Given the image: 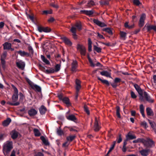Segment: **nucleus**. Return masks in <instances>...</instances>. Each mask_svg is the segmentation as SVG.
I'll return each instance as SVG.
<instances>
[{
	"label": "nucleus",
	"mask_w": 156,
	"mask_h": 156,
	"mask_svg": "<svg viewBox=\"0 0 156 156\" xmlns=\"http://www.w3.org/2000/svg\"><path fill=\"white\" fill-rule=\"evenodd\" d=\"M75 26L79 31L81 30V25L80 23H77L75 24Z\"/></svg>",
	"instance_id": "nucleus-37"
},
{
	"label": "nucleus",
	"mask_w": 156,
	"mask_h": 156,
	"mask_svg": "<svg viewBox=\"0 0 156 156\" xmlns=\"http://www.w3.org/2000/svg\"><path fill=\"white\" fill-rule=\"evenodd\" d=\"M142 138H138L137 139L134 140L133 141V143H137L139 142H140L142 143Z\"/></svg>",
	"instance_id": "nucleus-46"
},
{
	"label": "nucleus",
	"mask_w": 156,
	"mask_h": 156,
	"mask_svg": "<svg viewBox=\"0 0 156 156\" xmlns=\"http://www.w3.org/2000/svg\"><path fill=\"white\" fill-rule=\"evenodd\" d=\"M52 12V10H44L43 11V14H51Z\"/></svg>",
	"instance_id": "nucleus-51"
},
{
	"label": "nucleus",
	"mask_w": 156,
	"mask_h": 156,
	"mask_svg": "<svg viewBox=\"0 0 156 156\" xmlns=\"http://www.w3.org/2000/svg\"><path fill=\"white\" fill-rule=\"evenodd\" d=\"M43 32H49L51 31V29L48 27H43Z\"/></svg>",
	"instance_id": "nucleus-45"
},
{
	"label": "nucleus",
	"mask_w": 156,
	"mask_h": 156,
	"mask_svg": "<svg viewBox=\"0 0 156 156\" xmlns=\"http://www.w3.org/2000/svg\"><path fill=\"white\" fill-rule=\"evenodd\" d=\"M7 52L4 51L1 55L0 60L1 64L3 66H4L5 64V60L7 57Z\"/></svg>",
	"instance_id": "nucleus-6"
},
{
	"label": "nucleus",
	"mask_w": 156,
	"mask_h": 156,
	"mask_svg": "<svg viewBox=\"0 0 156 156\" xmlns=\"http://www.w3.org/2000/svg\"><path fill=\"white\" fill-rule=\"evenodd\" d=\"M147 29L148 31H150L152 30L156 31V26L148 25L147 26Z\"/></svg>",
	"instance_id": "nucleus-22"
},
{
	"label": "nucleus",
	"mask_w": 156,
	"mask_h": 156,
	"mask_svg": "<svg viewBox=\"0 0 156 156\" xmlns=\"http://www.w3.org/2000/svg\"><path fill=\"white\" fill-rule=\"evenodd\" d=\"M126 138L127 140H132L136 138V136L129 133L126 136Z\"/></svg>",
	"instance_id": "nucleus-29"
},
{
	"label": "nucleus",
	"mask_w": 156,
	"mask_h": 156,
	"mask_svg": "<svg viewBox=\"0 0 156 156\" xmlns=\"http://www.w3.org/2000/svg\"><path fill=\"white\" fill-rule=\"evenodd\" d=\"M141 125L143 126L145 128H147L148 127L147 124V122L145 121L141 123Z\"/></svg>",
	"instance_id": "nucleus-58"
},
{
	"label": "nucleus",
	"mask_w": 156,
	"mask_h": 156,
	"mask_svg": "<svg viewBox=\"0 0 156 156\" xmlns=\"http://www.w3.org/2000/svg\"><path fill=\"white\" fill-rule=\"evenodd\" d=\"M103 30L107 32L110 35L112 34V32L111 28H107L103 29Z\"/></svg>",
	"instance_id": "nucleus-36"
},
{
	"label": "nucleus",
	"mask_w": 156,
	"mask_h": 156,
	"mask_svg": "<svg viewBox=\"0 0 156 156\" xmlns=\"http://www.w3.org/2000/svg\"><path fill=\"white\" fill-rule=\"evenodd\" d=\"M61 65L60 64H57L55 67V71L57 72L59 71L60 69Z\"/></svg>",
	"instance_id": "nucleus-43"
},
{
	"label": "nucleus",
	"mask_w": 156,
	"mask_h": 156,
	"mask_svg": "<svg viewBox=\"0 0 156 156\" xmlns=\"http://www.w3.org/2000/svg\"><path fill=\"white\" fill-rule=\"evenodd\" d=\"M146 18V15L143 13L140 16L139 20V26L140 27H142L144 24V20Z\"/></svg>",
	"instance_id": "nucleus-8"
},
{
	"label": "nucleus",
	"mask_w": 156,
	"mask_h": 156,
	"mask_svg": "<svg viewBox=\"0 0 156 156\" xmlns=\"http://www.w3.org/2000/svg\"><path fill=\"white\" fill-rule=\"evenodd\" d=\"M62 40L66 44L69 46H71L72 44V43L66 37H63L62 38Z\"/></svg>",
	"instance_id": "nucleus-23"
},
{
	"label": "nucleus",
	"mask_w": 156,
	"mask_h": 156,
	"mask_svg": "<svg viewBox=\"0 0 156 156\" xmlns=\"http://www.w3.org/2000/svg\"><path fill=\"white\" fill-rule=\"evenodd\" d=\"M114 147L112 145L111 146L110 148V149L107 153V154H108L114 149Z\"/></svg>",
	"instance_id": "nucleus-60"
},
{
	"label": "nucleus",
	"mask_w": 156,
	"mask_h": 156,
	"mask_svg": "<svg viewBox=\"0 0 156 156\" xmlns=\"http://www.w3.org/2000/svg\"><path fill=\"white\" fill-rule=\"evenodd\" d=\"M33 131L35 136H40L41 133L38 129H34Z\"/></svg>",
	"instance_id": "nucleus-34"
},
{
	"label": "nucleus",
	"mask_w": 156,
	"mask_h": 156,
	"mask_svg": "<svg viewBox=\"0 0 156 156\" xmlns=\"http://www.w3.org/2000/svg\"><path fill=\"white\" fill-rule=\"evenodd\" d=\"M76 91H79V90L81 88L80 81L78 79H76Z\"/></svg>",
	"instance_id": "nucleus-18"
},
{
	"label": "nucleus",
	"mask_w": 156,
	"mask_h": 156,
	"mask_svg": "<svg viewBox=\"0 0 156 156\" xmlns=\"http://www.w3.org/2000/svg\"><path fill=\"white\" fill-rule=\"evenodd\" d=\"M46 72L48 73H54L55 71L53 69H49L46 70Z\"/></svg>",
	"instance_id": "nucleus-54"
},
{
	"label": "nucleus",
	"mask_w": 156,
	"mask_h": 156,
	"mask_svg": "<svg viewBox=\"0 0 156 156\" xmlns=\"http://www.w3.org/2000/svg\"><path fill=\"white\" fill-rule=\"evenodd\" d=\"M134 87L139 95V98L141 100L143 101L144 97L148 102L150 103L154 102V100L148 95L146 91H144L143 90L138 84H134Z\"/></svg>",
	"instance_id": "nucleus-1"
},
{
	"label": "nucleus",
	"mask_w": 156,
	"mask_h": 156,
	"mask_svg": "<svg viewBox=\"0 0 156 156\" xmlns=\"http://www.w3.org/2000/svg\"><path fill=\"white\" fill-rule=\"evenodd\" d=\"M50 5L51 6L57 9L58 7V5L57 4H55V3H52Z\"/></svg>",
	"instance_id": "nucleus-56"
},
{
	"label": "nucleus",
	"mask_w": 156,
	"mask_h": 156,
	"mask_svg": "<svg viewBox=\"0 0 156 156\" xmlns=\"http://www.w3.org/2000/svg\"><path fill=\"white\" fill-rule=\"evenodd\" d=\"M80 12L81 13H83L89 16H90L94 13V11L93 10H81Z\"/></svg>",
	"instance_id": "nucleus-12"
},
{
	"label": "nucleus",
	"mask_w": 156,
	"mask_h": 156,
	"mask_svg": "<svg viewBox=\"0 0 156 156\" xmlns=\"http://www.w3.org/2000/svg\"><path fill=\"white\" fill-rule=\"evenodd\" d=\"M16 64L17 66L20 69L22 70L23 69L25 66V63L22 61L20 60L16 62Z\"/></svg>",
	"instance_id": "nucleus-10"
},
{
	"label": "nucleus",
	"mask_w": 156,
	"mask_h": 156,
	"mask_svg": "<svg viewBox=\"0 0 156 156\" xmlns=\"http://www.w3.org/2000/svg\"><path fill=\"white\" fill-rule=\"evenodd\" d=\"M93 21L94 23L101 27L106 26V25L105 24L99 21L97 19H94Z\"/></svg>",
	"instance_id": "nucleus-11"
},
{
	"label": "nucleus",
	"mask_w": 156,
	"mask_h": 156,
	"mask_svg": "<svg viewBox=\"0 0 156 156\" xmlns=\"http://www.w3.org/2000/svg\"><path fill=\"white\" fill-rule=\"evenodd\" d=\"M41 58L43 61L47 64H49L50 63L49 61L46 59L43 55H41Z\"/></svg>",
	"instance_id": "nucleus-33"
},
{
	"label": "nucleus",
	"mask_w": 156,
	"mask_h": 156,
	"mask_svg": "<svg viewBox=\"0 0 156 156\" xmlns=\"http://www.w3.org/2000/svg\"><path fill=\"white\" fill-rule=\"evenodd\" d=\"M122 141V138L121 137V135H119V138L118 139V140H117V142L118 143H120Z\"/></svg>",
	"instance_id": "nucleus-62"
},
{
	"label": "nucleus",
	"mask_w": 156,
	"mask_h": 156,
	"mask_svg": "<svg viewBox=\"0 0 156 156\" xmlns=\"http://www.w3.org/2000/svg\"><path fill=\"white\" fill-rule=\"evenodd\" d=\"M125 27L126 28H128V29H131L133 28L134 27V25H128V23L126 22L125 24Z\"/></svg>",
	"instance_id": "nucleus-41"
},
{
	"label": "nucleus",
	"mask_w": 156,
	"mask_h": 156,
	"mask_svg": "<svg viewBox=\"0 0 156 156\" xmlns=\"http://www.w3.org/2000/svg\"><path fill=\"white\" fill-rule=\"evenodd\" d=\"M38 31L40 32H43V27H38Z\"/></svg>",
	"instance_id": "nucleus-59"
},
{
	"label": "nucleus",
	"mask_w": 156,
	"mask_h": 156,
	"mask_svg": "<svg viewBox=\"0 0 156 156\" xmlns=\"http://www.w3.org/2000/svg\"><path fill=\"white\" fill-rule=\"evenodd\" d=\"M133 3L135 5H138L140 4L139 0H133Z\"/></svg>",
	"instance_id": "nucleus-52"
},
{
	"label": "nucleus",
	"mask_w": 156,
	"mask_h": 156,
	"mask_svg": "<svg viewBox=\"0 0 156 156\" xmlns=\"http://www.w3.org/2000/svg\"><path fill=\"white\" fill-rule=\"evenodd\" d=\"M3 49L4 50H9L11 48L12 44L10 43L6 42L3 44Z\"/></svg>",
	"instance_id": "nucleus-17"
},
{
	"label": "nucleus",
	"mask_w": 156,
	"mask_h": 156,
	"mask_svg": "<svg viewBox=\"0 0 156 156\" xmlns=\"http://www.w3.org/2000/svg\"><path fill=\"white\" fill-rule=\"evenodd\" d=\"M111 85L113 88H116L117 86V83L114 82V83H111Z\"/></svg>",
	"instance_id": "nucleus-63"
},
{
	"label": "nucleus",
	"mask_w": 156,
	"mask_h": 156,
	"mask_svg": "<svg viewBox=\"0 0 156 156\" xmlns=\"http://www.w3.org/2000/svg\"><path fill=\"white\" fill-rule=\"evenodd\" d=\"M11 137L13 139H16L18 136V133L15 131H12L11 133Z\"/></svg>",
	"instance_id": "nucleus-25"
},
{
	"label": "nucleus",
	"mask_w": 156,
	"mask_h": 156,
	"mask_svg": "<svg viewBox=\"0 0 156 156\" xmlns=\"http://www.w3.org/2000/svg\"><path fill=\"white\" fill-rule=\"evenodd\" d=\"M84 111L88 115L90 114V111L88 109V108L86 105H84Z\"/></svg>",
	"instance_id": "nucleus-44"
},
{
	"label": "nucleus",
	"mask_w": 156,
	"mask_h": 156,
	"mask_svg": "<svg viewBox=\"0 0 156 156\" xmlns=\"http://www.w3.org/2000/svg\"><path fill=\"white\" fill-rule=\"evenodd\" d=\"M39 110L40 113L42 115L45 114L46 111L47 109L44 106L42 105L39 109Z\"/></svg>",
	"instance_id": "nucleus-24"
},
{
	"label": "nucleus",
	"mask_w": 156,
	"mask_h": 156,
	"mask_svg": "<svg viewBox=\"0 0 156 156\" xmlns=\"http://www.w3.org/2000/svg\"><path fill=\"white\" fill-rule=\"evenodd\" d=\"M130 95L131 98L133 99H135L137 97L136 95L135 94V93L133 91H131Z\"/></svg>",
	"instance_id": "nucleus-48"
},
{
	"label": "nucleus",
	"mask_w": 156,
	"mask_h": 156,
	"mask_svg": "<svg viewBox=\"0 0 156 156\" xmlns=\"http://www.w3.org/2000/svg\"><path fill=\"white\" fill-rule=\"evenodd\" d=\"M18 99V95L13 94L12 98V102H8V104L12 106H17L20 104V103L18 102H16Z\"/></svg>",
	"instance_id": "nucleus-4"
},
{
	"label": "nucleus",
	"mask_w": 156,
	"mask_h": 156,
	"mask_svg": "<svg viewBox=\"0 0 156 156\" xmlns=\"http://www.w3.org/2000/svg\"><path fill=\"white\" fill-rule=\"evenodd\" d=\"M11 121V119L9 118H8L3 122L2 125L4 126H7L9 124Z\"/></svg>",
	"instance_id": "nucleus-19"
},
{
	"label": "nucleus",
	"mask_w": 156,
	"mask_h": 156,
	"mask_svg": "<svg viewBox=\"0 0 156 156\" xmlns=\"http://www.w3.org/2000/svg\"><path fill=\"white\" fill-rule=\"evenodd\" d=\"M98 79L101 81V82L105 84H106L107 86H109V82L106 80H103L101 79L98 76L97 77Z\"/></svg>",
	"instance_id": "nucleus-31"
},
{
	"label": "nucleus",
	"mask_w": 156,
	"mask_h": 156,
	"mask_svg": "<svg viewBox=\"0 0 156 156\" xmlns=\"http://www.w3.org/2000/svg\"><path fill=\"white\" fill-rule=\"evenodd\" d=\"M30 87L32 89L36 91L39 92L41 90V87L36 84H31Z\"/></svg>",
	"instance_id": "nucleus-13"
},
{
	"label": "nucleus",
	"mask_w": 156,
	"mask_h": 156,
	"mask_svg": "<svg viewBox=\"0 0 156 156\" xmlns=\"http://www.w3.org/2000/svg\"><path fill=\"white\" fill-rule=\"evenodd\" d=\"M75 137L76 136L75 135H70L67 137L66 139L67 141L71 142L75 138Z\"/></svg>",
	"instance_id": "nucleus-35"
},
{
	"label": "nucleus",
	"mask_w": 156,
	"mask_h": 156,
	"mask_svg": "<svg viewBox=\"0 0 156 156\" xmlns=\"http://www.w3.org/2000/svg\"><path fill=\"white\" fill-rule=\"evenodd\" d=\"M57 134L59 135H62L63 134V132L61 129H58L57 131Z\"/></svg>",
	"instance_id": "nucleus-57"
},
{
	"label": "nucleus",
	"mask_w": 156,
	"mask_h": 156,
	"mask_svg": "<svg viewBox=\"0 0 156 156\" xmlns=\"http://www.w3.org/2000/svg\"><path fill=\"white\" fill-rule=\"evenodd\" d=\"M28 113L30 116H33L37 114V111L35 109L32 108L28 111Z\"/></svg>",
	"instance_id": "nucleus-15"
},
{
	"label": "nucleus",
	"mask_w": 156,
	"mask_h": 156,
	"mask_svg": "<svg viewBox=\"0 0 156 156\" xmlns=\"http://www.w3.org/2000/svg\"><path fill=\"white\" fill-rule=\"evenodd\" d=\"M120 108L119 106L116 107V114L117 117L119 118H121V115L120 114Z\"/></svg>",
	"instance_id": "nucleus-38"
},
{
	"label": "nucleus",
	"mask_w": 156,
	"mask_h": 156,
	"mask_svg": "<svg viewBox=\"0 0 156 156\" xmlns=\"http://www.w3.org/2000/svg\"><path fill=\"white\" fill-rule=\"evenodd\" d=\"M76 28L74 27H73L70 29V31L73 33V34L76 33Z\"/></svg>",
	"instance_id": "nucleus-50"
},
{
	"label": "nucleus",
	"mask_w": 156,
	"mask_h": 156,
	"mask_svg": "<svg viewBox=\"0 0 156 156\" xmlns=\"http://www.w3.org/2000/svg\"><path fill=\"white\" fill-rule=\"evenodd\" d=\"M142 143L144 146L147 148H151L155 146L154 142L149 138H147L146 140L143 139Z\"/></svg>",
	"instance_id": "nucleus-3"
},
{
	"label": "nucleus",
	"mask_w": 156,
	"mask_h": 156,
	"mask_svg": "<svg viewBox=\"0 0 156 156\" xmlns=\"http://www.w3.org/2000/svg\"><path fill=\"white\" fill-rule=\"evenodd\" d=\"M17 52L22 56H24L25 55L28 56L29 55V54L27 52L24 51H17Z\"/></svg>",
	"instance_id": "nucleus-32"
},
{
	"label": "nucleus",
	"mask_w": 156,
	"mask_h": 156,
	"mask_svg": "<svg viewBox=\"0 0 156 156\" xmlns=\"http://www.w3.org/2000/svg\"><path fill=\"white\" fill-rule=\"evenodd\" d=\"M154 83L156 85V75H154L153 76Z\"/></svg>",
	"instance_id": "nucleus-64"
},
{
	"label": "nucleus",
	"mask_w": 156,
	"mask_h": 156,
	"mask_svg": "<svg viewBox=\"0 0 156 156\" xmlns=\"http://www.w3.org/2000/svg\"><path fill=\"white\" fill-rule=\"evenodd\" d=\"M94 49L98 53L101 52V49L100 48L96 46H94Z\"/></svg>",
	"instance_id": "nucleus-42"
},
{
	"label": "nucleus",
	"mask_w": 156,
	"mask_h": 156,
	"mask_svg": "<svg viewBox=\"0 0 156 156\" xmlns=\"http://www.w3.org/2000/svg\"><path fill=\"white\" fill-rule=\"evenodd\" d=\"M67 119L70 120L75 121L76 120V118L75 116L73 115H71L66 117Z\"/></svg>",
	"instance_id": "nucleus-26"
},
{
	"label": "nucleus",
	"mask_w": 156,
	"mask_h": 156,
	"mask_svg": "<svg viewBox=\"0 0 156 156\" xmlns=\"http://www.w3.org/2000/svg\"><path fill=\"white\" fill-rule=\"evenodd\" d=\"M147 114L148 116H153L154 113L152 110L150 108H147L146 109Z\"/></svg>",
	"instance_id": "nucleus-21"
},
{
	"label": "nucleus",
	"mask_w": 156,
	"mask_h": 156,
	"mask_svg": "<svg viewBox=\"0 0 156 156\" xmlns=\"http://www.w3.org/2000/svg\"><path fill=\"white\" fill-rule=\"evenodd\" d=\"M69 130L70 131H74L75 132H77V131L73 127H70L69 128Z\"/></svg>",
	"instance_id": "nucleus-61"
},
{
	"label": "nucleus",
	"mask_w": 156,
	"mask_h": 156,
	"mask_svg": "<svg viewBox=\"0 0 156 156\" xmlns=\"http://www.w3.org/2000/svg\"><path fill=\"white\" fill-rule=\"evenodd\" d=\"M77 67V62L76 61H73L72 64L71 70L73 72H76Z\"/></svg>",
	"instance_id": "nucleus-14"
},
{
	"label": "nucleus",
	"mask_w": 156,
	"mask_h": 156,
	"mask_svg": "<svg viewBox=\"0 0 156 156\" xmlns=\"http://www.w3.org/2000/svg\"><path fill=\"white\" fill-rule=\"evenodd\" d=\"M88 58L90 63V65L91 66L94 67L95 66L94 64L93 63V61L92 60L91 58L89 57V56H88Z\"/></svg>",
	"instance_id": "nucleus-49"
},
{
	"label": "nucleus",
	"mask_w": 156,
	"mask_h": 156,
	"mask_svg": "<svg viewBox=\"0 0 156 156\" xmlns=\"http://www.w3.org/2000/svg\"><path fill=\"white\" fill-rule=\"evenodd\" d=\"M77 48L80 50V54L85 56L86 54V49L85 47L82 44H78L77 46Z\"/></svg>",
	"instance_id": "nucleus-5"
},
{
	"label": "nucleus",
	"mask_w": 156,
	"mask_h": 156,
	"mask_svg": "<svg viewBox=\"0 0 156 156\" xmlns=\"http://www.w3.org/2000/svg\"><path fill=\"white\" fill-rule=\"evenodd\" d=\"M126 34L124 32L120 31V35L121 37L123 38H125L126 36Z\"/></svg>",
	"instance_id": "nucleus-47"
},
{
	"label": "nucleus",
	"mask_w": 156,
	"mask_h": 156,
	"mask_svg": "<svg viewBox=\"0 0 156 156\" xmlns=\"http://www.w3.org/2000/svg\"><path fill=\"white\" fill-rule=\"evenodd\" d=\"M11 86L14 91V94H13L18 95V90L17 89L14 85L12 84Z\"/></svg>",
	"instance_id": "nucleus-39"
},
{
	"label": "nucleus",
	"mask_w": 156,
	"mask_h": 156,
	"mask_svg": "<svg viewBox=\"0 0 156 156\" xmlns=\"http://www.w3.org/2000/svg\"><path fill=\"white\" fill-rule=\"evenodd\" d=\"M63 102L66 104L68 106H71V103L69 101V100L67 97H65L63 98L62 100Z\"/></svg>",
	"instance_id": "nucleus-20"
},
{
	"label": "nucleus",
	"mask_w": 156,
	"mask_h": 156,
	"mask_svg": "<svg viewBox=\"0 0 156 156\" xmlns=\"http://www.w3.org/2000/svg\"><path fill=\"white\" fill-rule=\"evenodd\" d=\"M121 81V79L119 78H116L115 79L114 82L115 83H117L120 82Z\"/></svg>",
	"instance_id": "nucleus-55"
},
{
	"label": "nucleus",
	"mask_w": 156,
	"mask_h": 156,
	"mask_svg": "<svg viewBox=\"0 0 156 156\" xmlns=\"http://www.w3.org/2000/svg\"><path fill=\"white\" fill-rule=\"evenodd\" d=\"M95 4L94 2L92 0H90L88 1L87 6L88 7H90L91 6H93Z\"/></svg>",
	"instance_id": "nucleus-40"
},
{
	"label": "nucleus",
	"mask_w": 156,
	"mask_h": 156,
	"mask_svg": "<svg viewBox=\"0 0 156 156\" xmlns=\"http://www.w3.org/2000/svg\"><path fill=\"white\" fill-rule=\"evenodd\" d=\"M100 128L101 127L99 125L98 120L96 117H95L94 126V130L96 132H97L100 130Z\"/></svg>",
	"instance_id": "nucleus-9"
},
{
	"label": "nucleus",
	"mask_w": 156,
	"mask_h": 156,
	"mask_svg": "<svg viewBox=\"0 0 156 156\" xmlns=\"http://www.w3.org/2000/svg\"><path fill=\"white\" fill-rule=\"evenodd\" d=\"M140 110L143 117L144 118L145 117V115L144 113V107L143 105H140Z\"/></svg>",
	"instance_id": "nucleus-27"
},
{
	"label": "nucleus",
	"mask_w": 156,
	"mask_h": 156,
	"mask_svg": "<svg viewBox=\"0 0 156 156\" xmlns=\"http://www.w3.org/2000/svg\"><path fill=\"white\" fill-rule=\"evenodd\" d=\"M150 152V150L148 148L142 149L139 151L142 156H148Z\"/></svg>",
	"instance_id": "nucleus-7"
},
{
	"label": "nucleus",
	"mask_w": 156,
	"mask_h": 156,
	"mask_svg": "<svg viewBox=\"0 0 156 156\" xmlns=\"http://www.w3.org/2000/svg\"><path fill=\"white\" fill-rule=\"evenodd\" d=\"M12 148V142L7 141L4 143L3 148V152L5 156H9L8 154Z\"/></svg>",
	"instance_id": "nucleus-2"
},
{
	"label": "nucleus",
	"mask_w": 156,
	"mask_h": 156,
	"mask_svg": "<svg viewBox=\"0 0 156 156\" xmlns=\"http://www.w3.org/2000/svg\"><path fill=\"white\" fill-rule=\"evenodd\" d=\"M92 42L91 39L89 38L88 39V50L89 51H91L92 50Z\"/></svg>",
	"instance_id": "nucleus-28"
},
{
	"label": "nucleus",
	"mask_w": 156,
	"mask_h": 156,
	"mask_svg": "<svg viewBox=\"0 0 156 156\" xmlns=\"http://www.w3.org/2000/svg\"><path fill=\"white\" fill-rule=\"evenodd\" d=\"M28 49L30 53L31 54H33L34 53V51L32 47L31 46H29L28 47Z\"/></svg>",
	"instance_id": "nucleus-53"
},
{
	"label": "nucleus",
	"mask_w": 156,
	"mask_h": 156,
	"mask_svg": "<svg viewBox=\"0 0 156 156\" xmlns=\"http://www.w3.org/2000/svg\"><path fill=\"white\" fill-rule=\"evenodd\" d=\"M100 74L103 76H105L107 77L111 78V73L107 71H104L100 72Z\"/></svg>",
	"instance_id": "nucleus-16"
},
{
	"label": "nucleus",
	"mask_w": 156,
	"mask_h": 156,
	"mask_svg": "<svg viewBox=\"0 0 156 156\" xmlns=\"http://www.w3.org/2000/svg\"><path fill=\"white\" fill-rule=\"evenodd\" d=\"M40 138L45 145H49V143L48 142V140H46L44 137V136H42Z\"/></svg>",
	"instance_id": "nucleus-30"
}]
</instances>
